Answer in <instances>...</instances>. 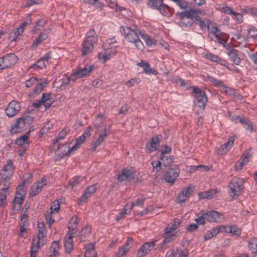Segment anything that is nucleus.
I'll return each instance as SVG.
<instances>
[{
	"label": "nucleus",
	"mask_w": 257,
	"mask_h": 257,
	"mask_svg": "<svg viewBox=\"0 0 257 257\" xmlns=\"http://www.w3.org/2000/svg\"><path fill=\"white\" fill-rule=\"evenodd\" d=\"M120 31L125 39L129 43L134 44L137 49L144 50L145 46L139 38L138 30H134L129 27L121 26Z\"/></svg>",
	"instance_id": "nucleus-1"
},
{
	"label": "nucleus",
	"mask_w": 257,
	"mask_h": 257,
	"mask_svg": "<svg viewBox=\"0 0 257 257\" xmlns=\"http://www.w3.org/2000/svg\"><path fill=\"white\" fill-rule=\"evenodd\" d=\"M197 14V10L189 9V11L176 13L175 17L179 20L180 26L188 28L195 23L194 17Z\"/></svg>",
	"instance_id": "nucleus-2"
},
{
	"label": "nucleus",
	"mask_w": 257,
	"mask_h": 257,
	"mask_svg": "<svg viewBox=\"0 0 257 257\" xmlns=\"http://www.w3.org/2000/svg\"><path fill=\"white\" fill-rule=\"evenodd\" d=\"M97 40L98 36L94 29L87 32L82 44V55L85 56L92 52L94 45L97 42Z\"/></svg>",
	"instance_id": "nucleus-3"
},
{
	"label": "nucleus",
	"mask_w": 257,
	"mask_h": 257,
	"mask_svg": "<svg viewBox=\"0 0 257 257\" xmlns=\"http://www.w3.org/2000/svg\"><path fill=\"white\" fill-rule=\"evenodd\" d=\"M191 95L194 97V104L204 110L208 99L205 91L195 86L193 87Z\"/></svg>",
	"instance_id": "nucleus-4"
},
{
	"label": "nucleus",
	"mask_w": 257,
	"mask_h": 257,
	"mask_svg": "<svg viewBox=\"0 0 257 257\" xmlns=\"http://www.w3.org/2000/svg\"><path fill=\"white\" fill-rule=\"evenodd\" d=\"M244 180L243 179L234 177L232 179L228 186L230 189V196L232 199L239 196L244 188Z\"/></svg>",
	"instance_id": "nucleus-5"
},
{
	"label": "nucleus",
	"mask_w": 257,
	"mask_h": 257,
	"mask_svg": "<svg viewBox=\"0 0 257 257\" xmlns=\"http://www.w3.org/2000/svg\"><path fill=\"white\" fill-rule=\"evenodd\" d=\"M180 170L177 165H173L169 167L166 172L165 179L166 181L171 184H173L178 177Z\"/></svg>",
	"instance_id": "nucleus-6"
},
{
	"label": "nucleus",
	"mask_w": 257,
	"mask_h": 257,
	"mask_svg": "<svg viewBox=\"0 0 257 257\" xmlns=\"http://www.w3.org/2000/svg\"><path fill=\"white\" fill-rule=\"evenodd\" d=\"M18 58L14 53H10L0 58V70L11 67L17 62Z\"/></svg>",
	"instance_id": "nucleus-7"
},
{
	"label": "nucleus",
	"mask_w": 257,
	"mask_h": 257,
	"mask_svg": "<svg viewBox=\"0 0 257 257\" xmlns=\"http://www.w3.org/2000/svg\"><path fill=\"white\" fill-rule=\"evenodd\" d=\"M136 171L132 168H125L121 170L117 177V181L122 182L128 180L131 181L135 180Z\"/></svg>",
	"instance_id": "nucleus-8"
},
{
	"label": "nucleus",
	"mask_w": 257,
	"mask_h": 257,
	"mask_svg": "<svg viewBox=\"0 0 257 257\" xmlns=\"http://www.w3.org/2000/svg\"><path fill=\"white\" fill-rule=\"evenodd\" d=\"M48 181L46 178H42L36 182H34L30 189L29 196L34 197L39 194L43 187L47 184Z\"/></svg>",
	"instance_id": "nucleus-9"
},
{
	"label": "nucleus",
	"mask_w": 257,
	"mask_h": 257,
	"mask_svg": "<svg viewBox=\"0 0 257 257\" xmlns=\"http://www.w3.org/2000/svg\"><path fill=\"white\" fill-rule=\"evenodd\" d=\"M94 66L93 65H85L84 67L80 65L78 66L74 72L73 75L76 78H83L88 75L93 70Z\"/></svg>",
	"instance_id": "nucleus-10"
},
{
	"label": "nucleus",
	"mask_w": 257,
	"mask_h": 257,
	"mask_svg": "<svg viewBox=\"0 0 257 257\" xmlns=\"http://www.w3.org/2000/svg\"><path fill=\"white\" fill-rule=\"evenodd\" d=\"M117 53L116 48L114 47H105L102 51L98 53V57L99 60H103V62H105L114 57Z\"/></svg>",
	"instance_id": "nucleus-11"
},
{
	"label": "nucleus",
	"mask_w": 257,
	"mask_h": 257,
	"mask_svg": "<svg viewBox=\"0 0 257 257\" xmlns=\"http://www.w3.org/2000/svg\"><path fill=\"white\" fill-rule=\"evenodd\" d=\"M194 187L189 185L188 187L183 188L181 191L178 193L176 197V202L181 204L187 200L192 193Z\"/></svg>",
	"instance_id": "nucleus-12"
},
{
	"label": "nucleus",
	"mask_w": 257,
	"mask_h": 257,
	"mask_svg": "<svg viewBox=\"0 0 257 257\" xmlns=\"http://www.w3.org/2000/svg\"><path fill=\"white\" fill-rule=\"evenodd\" d=\"M14 165L12 160L7 161L6 164L3 167L1 175L5 181H9L14 173Z\"/></svg>",
	"instance_id": "nucleus-13"
},
{
	"label": "nucleus",
	"mask_w": 257,
	"mask_h": 257,
	"mask_svg": "<svg viewBox=\"0 0 257 257\" xmlns=\"http://www.w3.org/2000/svg\"><path fill=\"white\" fill-rule=\"evenodd\" d=\"M162 137L160 135H158L151 138L150 142H147L145 146V151L148 154H151L157 150L161 139Z\"/></svg>",
	"instance_id": "nucleus-14"
},
{
	"label": "nucleus",
	"mask_w": 257,
	"mask_h": 257,
	"mask_svg": "<svg viewBox=\"0 0 257 257\" xmlns=\"http://www.w3.org/2000/svg\"><path fill=\"white\" fill-rule=\"evenodd\" d=\"M20 108V103L18 101L12 100L9 103L6 108L5 113L8 117H12L19 112Z\"/></svg>",
	"instance_id": "nucleus-15"
},
{
	"label": "nucleus",
	"mask_w": 257,
	"mask_h": 257,
	"mask_svg": "<svg viewBox=\"0 0 257 257\" xmlns=\"http://www.w3.org/2000/svg\"><path fill=\"white\" fill-rule=\"evenodd\" d=\"M205 215L206 220L209 222L220 223L224 219L222 214L214 210L208 211Z\"/></svg>",
	"instance_id": "nucleus-16"
},
{
	"label": "nucleus",
	"mask_w": 257,
	"mask_h": 257,
	"mask_svg": "<svg viewBox=\"0 0 257 257\" xmlns=\"http://www.w3.org/2000/svg\"><path fill=\"white\" fill-rule=\"evenodd\" d=\"M68 234L74 237L79 236L81 233H83L84 230H86L87 231V234L90 233V230L88 227L85 226L82 227L81 230H80L78 228V226L73 225L69 223H68Z\"/></svg>",
	"instance_id": "nucleus-17"
},
{
	"label": "nucleus",
	"mask_w": 257,
	"mask_h": 257,
	"mask_svg": "<svg viewBox=\"0 0 257 257\" xmlns=\"http://www.w3.org/2000/svg\"><path fill=\"white\" fill-rule=\"evenodd\" d=\"M110 134L109 131H107L106 127H105L102 131L99 134L98 139L96 141L91 144L90 150L92 152L96 150V148L100 146L104 141L105 139L107 137L108 134Z\"/></svg>",
	"instance_id": "nucleus-18"
},
{
	"label": "nucleus",
	"mask_w": 257,
	"mask_h": 257,
	"mask_svg": "<svg viewBox=\"0 0 257 257\" xmlns=\"http://www.w3.org/2000/svg\"><path fill=\"white\" fill-rule=\"evenodd\" d=\"M155 241L146 242L142 245L138 252V257H145L154 247Z\"/></svg>",
	"instance_id": "nucleus-19"
},
{
	"label": "nucleus",
	"mask_w": 257,
	"mask_h": 257,
	"mask_svg": "<svg viewBox=\"0 0 257 257\" xmlns=\"http://www.w3.org/2000/svg\"><path fill=\"white\" fill-rule=\"evenodd\" d=\"M28 126L22 117L17 119L16 122L12 125L10 132L12 134L17 133L22 130L26 129Z\"/></svg>",
	"instance_id": "nucleus-20"
},
{
	"label": "nucleus",
	"mask_w": 257,
	"mask_h": 257,
	"mask_svg": "<svg viewBox=\"0 0 257 257\" xmlns=\"http://www.w3.org/2000/svg\"><path fill=\"white\" fill-rule=\"evenodd\" d=\"M137 65L142 67L144 72L147 74H152L156 75L158 73L157 70L151 68L149 63L146 61L142 60L140 62L137 63Z\"/></svg>",
	"instance_id": "nucleus-21"
},
{
	"label": "nucleus",
	"mask_w": 257,
	"mask_h": 257,
	"mask_svg": "<svg viewBox=\"0 0 257 257\" xmlns=\"http://www.w3.org/2000/svg\"><path fill=\"white\" fill-rule=\"evenodd\" d=\"M194 20H195V23H197L201 29H204L207 27L209 30L210 25L212 24L210 21L206 19L203 20L197 14L195 15Z\"/></svg>",
	"instance_id": "nucleus-22"
},
{
	"label": "nucleus",
	"mask_w": 257,
	"mask_h": 257,
	"mask_svg": "<svg viewBox=\"0 0 257 257\" xmlns=\"http://www.w3.org/2000/svg\"><path fill=\"white\" fill-rule=\"evenodd\" d=\"M178 236V232L166 233L164 231L163 234L164 239L162 242V245L170 243L172 240H174Z\"/></svg>",
	"instance_id": "nucleus-23"
},
{
	"label": "nucleus",
	"mask_w": 257,
	"mask_h": 257,
	"mask_svg": "<svg viewBox=\"0 0 257 257\" xmlns=\"http://www.w3.org/2000/svg\"><path fill=\"white\" fill-rule=\"evenodd\" d=\"M148 7L152 9L157 10L159 7L164 6L167 8H169V6L163 3V0H149L147 3Z\"/></svg>",
	"instance_id": "nucleus-24"
},
{
	"label": "nucleus",
	"mask_w": 257,
	"mask_h": 257,
	"mask_svg": "<svg viewBox=\"0 0 257 257\" xmlns=\"http://www.w3.org/2000/svg\"><path fill=\"white\" fill-rule=\"evenodd\" d=\"M74 236L69 235L67 237H65L64 244L65 251L70 253L73 248V238Z\"/></svg>",
	"instance_id": "nucleus-25"
},
{
	"label": "nucleus",
	"mask_w": 257,
	"mask_h": 257,
	"mask_svg": "<svg viewBox=\"0 0 257 257\" xmlns=\"http://www.w3.org/2000/svg\"><path fill=\"white\" fill-rule=\"evenodd\" d=\"M9 188V187H7L0 189V206L1 207H4L7 204L6 200Z\"/></svg>",
	"instance_id": "nucleus-26"
},
{
	"label": "nucleus",
	"mask_w": 257,
	"mask_h": 257,
	"mask_svg": "<svg viewBox=\"0 0 257 257\" xmlns=\"http://www.w3.org/2000/svg\"><path fill=\"white\" fill-rule=\"evenodd\" d=\"M238 50H235L232 52H227V54L229 56L230 60L232 61L235 65H239L241 62V59L237 54Z\"/></svg>",
	"instance_id": "nucleus-27"
},
{
	"label": "nucleus",
	"mask_w": 257,
	"mask_h": 257,
	"mask_svg": "<svg viewBox=\"0 0 257 257\" xmlns=\"http://www.w3.org/2000/svg\"><path fill=\"white\" fill-rule=\"evenodd\" d=\"M180 221L179 219H175L170 223L164 229V231L166 233L173 232L179 225Z\"/></svg>",
	"instance_id": "nucleus-28"
},
{
	"label": "nucleus",
	"mask_w": 257,
	"mask_h": 257,
	"mask_svg": "<svg viewBox=\"0 0 257 257\" xmlns=\"http://www.w3.org/2000/svg\"><path fill=\"white\" fill-rule=\"evenodd\" d=\"M85 257H97L94 244H89L85 247Z\"/></svg>",
	"instance_id": "nucleus-29"
},
{
	"label": "nucleus",
	"mask_w": 257,
	"mask_h": 257,
	"mask_svg": "<svg viewBox=\"0 0 257 257\" xmlns=\"http://www.w3.org/2000/svg\"><path fill=\"white\" fill-rule=\"evenodd\" d=\"M139 36L144 40L147 46L148 47H151L153 45H155V43L153 41L151 37L148 34L142 32L141 31L139 32Z\"/></svg>",
	"instance_id": "nucleus-30"
},
{
	"label": "nucleus",
	"mask_w": 257,
	"mask_h": 257,
	"mask_svg": "<svg viewBox=\"0 0 257 257\" xmlns=\"http://www.w3.org/2000/svg\"><path fill=\"white\" fill-rule=\"evenodd\" d=\"M48 37V35L45 32H41L39 35L34 40L32 46L36 48L43 40H46Z\"/></svg>",
	"instance_id": "nucleus-31"
},
{
	"label": "nucleus",
	"mask_w": 257,
	"mask_h": 257,
	"mask_svg": "<svg viewBox=\"0 0 257 257\" xmlns=\"http://www.w3.org/2000/svg\"><path fill=\"white\" fill-rule=\"evenodd\" d=\"M46 237V233H39L36 237L37 241H35V246L40 248L45 243V239L44 238Z\"/></svg>",
	"instance_id": "nucleus-32"
},
{
	"label": "nucleus",
	"mask_w": 257,
	"mask_h": 257,
	"mask_svg": "<svg viewBox=\"0 0 257 257\" xmlns=\"http://www.w3.org/2000/svg\"><path fill=\"white\" fill-rule=\"evenodd\" d=\"M224 229L226 232H228L236 235H240L241 233V229L236 225L226 226L225 227Z\"/></svg>",
	"instance_id": "nucleus-33"
},
{
	"label": "nucleus",
	"mask_w": 257,
	"mask_h": 257,
	"mask_svg": "<svg viewBox=\"0 0 257 257\" xmlns=\"http://www.w3.org/2000/svg\"><path fill=\"white\" fill-rule=\"evenodd\" d=\"M239 123L242 124L246 130L250 132L254 131L252 122L245 117H243L242 119H240Z\"/></svg>",
	"instance_id": "nucleus-34"
},
{
	"label": "nucleus",
	"mask_w": 257,
	"mask_h": 257,
	"mask_svg": "<svg viewBox=\"0 0 257 257\" xmlns=\"http://www.w3.org/2000/svg\"><path fill=\"white\" fill-rule=\"evenodd\" d=\"M30 131L31 130H30V131L26 133L25 135L18 138L16 140L15 144L17 145L21 146H23L25 143H26L29 139Z\"/></svg>",
	"instance_id": "nucleus-35"
},
{
	"label": "nucleus",
	"mask_w": 257,
	"mask_h": 257,
	"mask_svg": "<svg viewBox=\"0 0 257 257\" xmlns=\"http://www.w3.org/2000/svg\"><path fill=\"white\" fill-rule=\"evenodd\" d=\"M248 246L252 252L257 253V238H250L248 241Z\"/></svg>",
	"instance_id": "nucleus-36"
},
{
	"label": "nucleus",
	"mask_w": 257,
	"mask_h": 257,
	"mask_svg": "<svg viewBox=\"0 0 257 257\" xmlns=\"http://www.w3.org/2000/svg\"><path fill=\"white\" fill-rule=\"evenodd\" d=\"M48 82L47 79H45V81L42 82H38L36 86L33 90V93L35 94L40 93L42 91L43 88L46 86Z\"/></svg>",
	"instance_id": "nucleus-37"
},
{
	"label": "nucleus",
	"mask_w": 257,
	"mask_h": 257,
	"mask_svg": "<svg viewBox=\"0 0 257 257\" xmlns=\"http://www.w3.org/2000/svg\"><path fill=\"white\" fill-rule=\"evenodd\" d=\"M67 134V131L65 128L62 130L57 135V137L53 140V144L55 145L58 143L60 141L63 140Z\"/></svg>",
	"instance_id": "nucleus-38"
},
{
	"label": "nucleus",
	"mask_w": 257,
	"mask_h": 257,
	"mask_svg": "<svg viewBox=\"0 0 257 257\" xmlns=\"http://www.w3.org/2000/svg\"><path fill=\"white\" fill-rule=\"evenodd\" d=\"M231 147L232 146L230 145L229 143L226 142L218 148V153L221 155H224L226 152L229 151Z\"/></svg>",
	"instance_id": "nucleus-39"
},
{
	"label": "nucleus",
	"mask_w": 257,
	"mask_h": 257,
	"mask_svg": "<svg viewBox=\"0 0 257 257\" xmlns=\"http://www.w3.org/2000/svg\"><path fill=\"white\" fill-rule=\"evenodd\" d=\"M160 160L162 161L165 166H167L171 164L174 161V157L172 156H166L165 155H160Z\"/></svg>",
	"instance_id": "nucleus-40"
},
{
	"label": "nucleus",
	"mask_w": 257,
	"mask_h": 257,
	"mask_svg": "<svg viewBox=\"0 0 257 257\" xmlns=\"http://www.w3.org/2000/svg\"><path fill=\"white\" fill-rule=\"evenodd\" d=\"M23 29H20L18 27L14 30L10 34L9 39L11 41H15L17 37L23 33Z\"/></svg>",
	"instance_id": "nucleus-41"
},
{
	"label": "nucleus",
	"mask_w": 257,
	"mask_h": 257,
	"mask_svg": "<svg viewBox=\"0 0 257 257\" xmlns=\"http://www.w3.org/2000/svg\"><path fill=\"white\" fill-rule=\"evenodd\" d=\"M207 78L216 86L223 88L225 86V84L222 81L216 79L210 75H208Z\"/></svg>",
	"instance_id": "nucleus-42"
},
{
	"label": "nucleus",
	"mask_w": 257,
	"mask_h": 257,
	"mask_svg": "<svg viewBox=\"0 0 257 257\" xmlns=\"http://www.w3.org/2000/svg\"><path fill=\"white\" fill-rule=\"evenodd\" d=\"M205 212L204 213L203 211L201 212H200L197 214V216L198 217L195 219V221L196 222L197 224L199 225H204L205 223V220H206V218L205 217Z\"/></svg>",
	"instance_id": "nucleus-43"
},
{
	"label": "nucleus",
	"mask_w": 257,
	"mask_h": 257,
	"mask_svg": "<svg viewBox=\"0 0 257 257\" xmlns=\"http://www.w3.org/2000/svg\"><path fill=\"white\" fill-rule=\"evenodd\" d=\"M82 181L80 176H75L72 179L69 180L68 184L71 186L72 188L78 186Z\"/></svg>",
	"instance_id": "nucleus-44"
},
{
	"label": "nucleus",
	"mask_w": 257,
	"mask_h": 257,
	"mask_svg": "<svg viewBox=\"0 0 257 257\" xmlns=\"http://www.w3.org/2000/svg\"><path fill=\"white\" fill-rule=\"evenodd\" d=\"M59 247V241H53L50 248V251L52 252V253L50 255H55V256H57Z\"/></svg>",
	"instance_id": "nucleus-45"
},
{
	"label": "nucleus",
	"mask_w": 257,
	"mask_h": 257,
	"mask_svg": "<svg viewBox=\"0 0 257 257\" xmlns=\"http://www.w3.org/2000/svg\"><path fill=\"white\" fill-rule=\"evenodd\" d=\"M84 2L88 3L96 8L102 9L103 7V4L100 0H83Z\"/></svg>",
	"instance_id": "nucleus-46"
},
{
	"label": "nucleus",
	"mask_w": 257,
	"mask_h": 257,
	"mask_svg": "<svg viewBox=\"0 0 257 257\" xmlns=\"http://www.w3.org/2000/svg\"><path fill=\"white\" fill-rule=\"evenodd\" d=\"M97 189V184H94L88 186L85 190L84 192L89 197H91L96 191Z\"/></svg>",
	"instance_id": "nucleus-47"
},
{
	"label": "nucleus",
	"mask_w": 257,
	"mask_h": 257,
	"mask_svg": "<svg viewBox=\"0 0 257 257\" xmlns=\"http://www.w3.org/2000/svg\"><path fill=\"white\" fill-rule=\"evenodd\" d=\"M228 37L229 35L228 34H224L222 36L214 37V39H212V40L216 42L219 43L223 46L225 43H226Z\"/></svg>",
	"instance_id": "nucleus-48"
},
{
	"label": "nucleus",
	"mask_w": 257,
	"mask_h": 257,
	"mask_svg": "<svg viewBox=\"0 0 257 257\" xmlns=\"http://www.w3.org/2000/svg\"><path fill=\"white\" fill-rule=\"evenodd\" d=\"M73 72L69 76H64L63 78L61 79L62 81V83L64 84L67 85L70 83L71 81H72L73 82H74L76 80V78L75 76H73Z\"/></svg>",
	"instance_id": "nucleus-49"
},
{
	"label": "nucleus",
	"mask_w": 257,
	"mask_h": 257,
	"mask_svg": "<svg viewBox=\"0 0 257 257\" xmlns=\"http://www.w3.org/2000/svg\"><path fill=\"white\" fill-rule=\"evenodd\" d=\"M223 88L224 89V91L227 95L231 96L233 97H236L237 96L241 97V96L239 95L238 93H237L236 92H235L234 89L227 87L225 85L224 86H223Z\"/></svg>",
	"instance_id": "nucleus-50"
},
{
	"label": "nucleus",
	"mask_w": 257,
	"mask_h": 257,
	"mask_svg": "<svg viewBox=\"0 0 257 257\" xmlns=\"http://www.w3.org/2000/svg\"><path fill=\"white\" fill-rule=\"evenodd\" d=\"M248 159L246 156L242 160H239L235 165V169L237 170H241L243 166L248 162Z\"/></svg>",
	"instance_id": "nucleus-51"
},
{
	"label": "nucleus",
	"mask_w": 257,
	"mask_h": 257,
	"mask_svg": "<svg viewBox=\"0 0 257 257\" xmlns=\"http://www.w3.org/2000/svg\"><path fill=\"white\" fill-rule=\"evenodd\" d=\"M189 252L188 250L183 249L179 251L177 249L175 250V256L174 257H188Z\"/></svg>",
	"instance_id": "nucleus-52"
},
{
	"label": "nucleus",
	"mask_w": 257,
	"mask_h": 257,
	"mask_svg": "<svg viewBox=\"0 0 257 257\" xmlns=\"http://www.w3.org/2000/svg\"><path fill=\"white\" fill-rule=\"evenodd\" d=\"M38 248V247L35 246V239L33 238L31 246L30 257H36Z\"/></svg>",
	"instance_id": "nucleus-53"
},
{
	"label": "nucleus",
	"mask_w": 257,
	"mask_h": 257,
	"mask_svg": "<svg viewBox=\"0 0 257 257\" xmlns=\"http://www.w3.org/2000/svg\"><path fill=\"white\" fill-rule=\"evenodd\" d=\"M145 200V199L144 198H138L135 201L132 202L131 207L130 208L129 211H131L132 208L135 206H140L143 207Z\"/></svg>",
	"instance_id": "nucleus-54"
},
{
	"label": "nucleus",
	"mask_w": 257,
	"mask_h": 257,
	"mask_svg": "<svg viewBox=\"0 0 257 257\" xmlns=\"http://www.w3.org/2000/svg\"><path fill=\"white\" fill-rule=\"evenodd\" d=\"M46 66V63L41 58L39 59L32 66L33 68L42 69Z\"/></svg>",
	"instance_id": "nucleus-55"
},
{
	"label": "nucleus",
	"mask_w": 257,
	"mask_h": 257,
	"mask_svg": "<svg viewBox=\"0 0 257 257\" xmlns=\"http://www.w3.org/2000/svg\"><path fill=\"white\" fill-rule=\"evenodd\" d=\"M17 195V196H15L13 200V203L19 204H22L24 199V196L21 193H18Z\"/></svg>",
	"instance_id": "nucleus-56"
},
{
	"label": "nucleus",
	"mask_w": 257,
	"mask_h": 257,
	"mask_svg": "<svg viewBox=\"0 0 257 257\" xmlns=\"http://www.w3.org/2000/svg\"><path fill=\"white\" fill-rule=\"evenodd\" d=\"M31 16L28 15L26 18V20L20 25L19 26L18 28L20 29H23L27 25H30L31 23Z\"/></svg>",
	"instance_id": "nucleus-57"
},
{
	"label": "nucleus",
	"mask_w": 257,
	"mask_h": 257,
	"mask_svg": "<svg viewBox=\"0 0 257 257\" xmlns=\"http://www.w3.org/2000/svg\"><path fill=\"white\" fill-rule=\"evenodd\" d=\"M220 9L224 14L229 15L234 14V12L230 7H228L226 5H222V7H221Z\"/></svg>",
	"instance_id": "nucleus-58"
},
{
	"label": "nucleus",
	"mask_w": 257,
	"mask_h": 257,
	"mask_svg": "<svg viewBox=\"0 0 257 257\" xmlns=\"http://www.w3.org/2000/svg\"><path fill=\"white\" fill-rule=\"evenodd\" d=\"M90 197L86 194L85 192L77 199V202L79 204H82L85 202L87 199Z\"/></svg>",
	"instance_id": "nucleus-59"
},
{
	"label": "nucleus",
	"mask_w": 257,
	"mask_h": 257,
	"mask_svg": "<svg viewBox=\"0 0 257 257\" xmlns=\"http://www.w3.org/2000/svg\"><path fill=\"white\" fill-rule=\"evenodd\" d=\"M52 211H46L45 213V217L47 220V222L50 226L54 222V220L52 218Z\"/></svg>",
	"instance_id": "nucleus-60"
},
{
	"label": "nucleus",
	"mask_w": 257,
	"mask_h": 257,
	"mask_svg": "<svg viewBox=\"0 0 257 257\" xmlns=\"http://www.w3.org/2000/svg\"><path fill=\"white\" fill-rule=\"evenodd\" d=\"M206 57L208 60L215 62H216L219 58V57L217 55L210 52H208L206 54Z\"/></svg>",
	"instance_id": "nucleus-61"
},
{
	"label": "nucleus",
	"mask_w": 257,
	"mask_h": 257,
	"mask_svg": "<svg viewBox=\"0 0 257 257\" xmlns=\"http://www.w3.org/2000/svg\"><path fill=\"white\" fill-rule=\"evenodd\" d=\"M37 82H38V79L36 77H32L29 80L26 81L25 85L27 87H29Z\"/></svg>",
	"instance_id": "nucleus-62"
},
{
	"label": "nucleus",
	"mask_w": 257,
	"mask_h": 257,
	"mask_svg": "<svg viewBox=\"0 0 257 257\" xmlns=\"http://www.w3.org/2000/svg\"><path fill=\"white\" fill-rule=\"evenodd\" d=\"M22 117L25 120L26 123V126H29L33 122L34 118L32 116H30L28 115H24Z\"/></svg>",
	"instance_id": "nucleus-63"
},
{
	"label": "nucleus",
	"mask_w": 257,
	"mask_h": 257,
	"mask_svg": "<svg viewBox=\"0 0 257 257\" xmlns=\"http://www.w3.org/2000/svg\"><path fill=\"white\" fill-rule=\"evenodd\" d=\"M172 152V149L171 147L167 145H162L161 146V151L160 155H164L166 154L170 153Z\"/></svg>",
	"instance_id": "nucleus-64"
}]
</instances>
